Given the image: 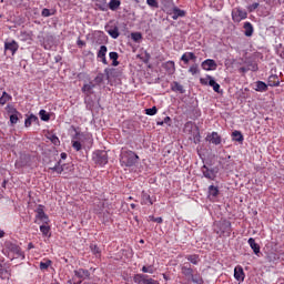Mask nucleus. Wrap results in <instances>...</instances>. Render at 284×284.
<instances>
[{
    "label": "nucleus",
    "mask_w": 284,
    "mask_h": 284,
    "mask_svg": "<svg viewBox=\"0 0 284 284\" xmlns=\"http://www.w3.org/2000/svg\"><path fill=\"white\" fill-rule=\"evenodd\" d=\"M41 121H50V114L47 110H40L39 112Z\"/></svg>",
    "instance_id": "obj_37"
},
{
    "label": "nucleus",
    "mask_w": 284,
    "mask_h": 284,
    "mask_svg": "<svg viewBox=\"0 0 284 284\" xmlns=\"http://www.w3.org/2000/svg\"><path fill=\"white\" fill-rule=\"evenodd\" d=\"M156 112H159V109H156V106L145 109V114H148V116H154Z\"/></svg>",
    "instance_id": "obj_39"
},
{
    "label": "nucleus",
    "mask_w": 284,
    "mask_h": 284,
    "mask_svg": "<svg viewBox=\"0 0 284 284\" xmlns=\"http://www.w3.org/2000/svg\"><path fill=\"white\" fill-rule=\"evenodd\" d=\"M55 172V174H62L63 173V165H61V160L57 161L53 166L49 168V172Z\"/></svg>",
    "instance_id": "obj_27"
},
{
    "label": "nucleus",
    "mask_w": 284,
    "mask_h": 284,
    "mask_svg": "<svg viewBox=\"0 0 284 284\" xmlns=\"http://www.w3.org/2000/svg\"><path fill=\"white\" fill-rule=\"evenodd\" d=\"M251 250H253L254 254H261V245H258V243H256V240H254V237H250L247 241Z\"/></svg>",
    "instance_id": "obj_20"
},
{
    "label": "nucleus",
    "mask_w": 284,
    "mask_h": 284,
    "mask_svg": "<svg viewBox=\"0 0 284 284\" xmlns=\"http://www.w3.org/2000/svg\"><path fill=\"white\" fill-rule=\"evenodd\" d=\"M209 194H210V196H213L214 199H216V196H219V187L214 186V185H210Z\"/></svg>",
    "instance_id": "obj_36"
},
{
    "label": "nucleus",
    "mask_w": 284,
    "mask_h": 284,
    "mask_svg": "<svg viewBox=\"0 0 284 284\" xmlns=\"http://www.w3.org/2000/svg\"><path fill=\"white\" fill-rule=\"evenodd\" d=\"M202 173L205 179H209L210 181H214L216 179V173L213 169L207 168L206 165L202 166Z\"/></svg>",
    "instance_id": "obj_13"
},
{
    "label": "nucleus",
    "mask_w": 284,
    "mask_h": 284,
    "mask_svg": "<svg viewBox=\"0 0 284 284\" xmlns=\"http://www.w3.org/2000/svg\"><path fill=\"white\" fill-rule=\"evenodd\" d=\"M256 70H258V67H256V68L254 69V71H256Z\"/></svg>",
    "instance_id": "obj_63"
},
{
    "label": "nucleus",
    "mask_w": 284,
    "mask_h": 284,
    "mask_svg": "<svg viewBox=\"0 0 284 284\" xmlns=\"http://www.w3.org/2000/svg\"><path fill=\"white\" fill-rule=\"evenodd\" d=\"M166 13L170 14L174 21H176L179 18L185 17V10H181L176 6H173L172 9L166 10Z\"/></svg>",
    "instance_id": "obj_10"
},
{
    "label": "nucleus",
    "mask_w": 284,
    "mask_h": 284,
    "mask_svg": "<svg viewBox=\"0 0 284 284\" xmlns=\"http://www.w3.org/2000/svg\"><path fill=\"white\" fill-rule=\"evenodd\" d=\"M109 58H110L111 61H112V65H113L114 68H116V65H119V53L112 51V52L109 53Z\"/></svg>",
    "instance_id": "obj_32"
},
{
    "label": "nucleus",
    "mask_w": 284,
    "mask_h": 284,
    "mask_svg": "<svg viewBox=\"0 0 284 284\" xmlns=\"http://www.w3.org/2000/svg\"><path fill=\"white\" fill-rule=\"evenodd\" d=\"M33 247H34V244H32V243L28 244V250H33Z\"/></svg>",
    "instance_id": "obj_60"
},
{
    "label": "nucleus",
    "mask_w": 284,
    "mask_h": 284,
    "mask_svg": "<svg viewBox=\"0 0 284 284\" xmlns=\"http://www.w3.org/2000/svg\"><path fill=\"white\" fill-rule=\"evenodd\" d=\"M200 83L202 85H210L211 88H213L214 92H221V84L216 82V80H214V78H212V75H206V78H201L200 79Z\"/></svg>",
    "instance_id": "obj_5"
},
{
    "label": "nucleus",
    "mask_w": 284,
    "mask_h": 284,
    "mask_svg": "<svg viewBox=\"0 0 284 284\" xmlns=\"http://www.w3.org/2000/svg\"><path fill=\"white\" fill-rule=\"evenodd\" d=\"M106 32L112 39H119V36L121 34L119 32V27L109 28L106 29Z\"/></svg>",
    "instance_id": "obj_30"
},
{
    "label": "nucleus",
    "mask_w": 284,
    "mask_h": 284,
    "mask_svg": "<svg viewBox=\"0 0 284 284\" xmlns=\"http://www.w3.org/2000/svg\"><path fill=\"white\" fill-rule=\"evenodd\" d=\"M202 68L206 71L210 72L211 70H216L219 65L216 64V61L213 59H206L202 62Z\"/></svg>",
    "instance_id": "obj_12"
},
{
    "label": "nucleus",
    "mask_w": 284,
    "mask_h": 284,
    "mask_svg": "<svg viewBox=\"0 0 284 284\" xmlns=\"http://www.w3.org/2000/svg\"><path fill=\"white\" fill-rule=\"evenodd\" d=\"M94 88H95V84H93L92 82H89L82 87V92L87 97H90L92 94V90H94Z\"/></svg>",
    "instance_id": "obj_28"
},
{
    "label": "nucleus",
    "mask_w": 284,
    "mask_h": 284,
    "mask_svg": "<svg viewBox=\"0 0 284 284\" xmlns=\"http://www.w3.org/2000/svg\"><path fill=\"white\" fill-rule=\"evenodd\" d=\"M42 17H52V12H50V9H43L42 12H41Z\"/></svg>",
    "instance_id": "obj_51"
},
{
    "label": "nucleus",
    "mask_w": 284,
    "mask_h": 284,
    "mask_svg": "<svg viewBox=\"0 0 284 284\" xmlns=\"http://www.w3.org/2000/svg\"><path fill=\"white\" fill-rule=\"evenodd\" d=\"M240 72H244V73L247 72V68L241 67V68H240Z\"/></svg>",
    "instance_id": "obj_58"
},
{
    "label": "nucleus",
    "mask_w": 284,
    "mask_h": 284,
    "mask_svg": "<svg viewBox=\"0 0 284 284\" xmlns=\"http://www.w3.org/2000/svg\"><path fill=\"white\" fill-rule=\"evenodd\" d=\"M95 7L101 12H108V0H94Z\"/></svg>",
    "instance_id": "obj_23"
},
{
    "label": "nucleus",
    "mask_w": 284,
    "mask_h": 284,
    "mask_svg": "<svg viewBox=\"0 0 284 284\" xmlns=\"http://www.w3.org/2000/svg\"><path fill=\"white\" fill-rule=\"evenodd\" d=\"M255 90L256 92H267V84L263 81H257Z\"/></svg>",
    "instance_id": "obj_33"
},
{
    "label": "nucleus",
    "mask_w": 284,
    "mask_h": 284,
    "mask_svg": "<svg viewBox=\"0 0 284 284\" xmlns=\"http://www.w3.org/2000/svg\"><path fill=\"white\" fill-rule=\"evenodd\" d=\"M149 219L153 223H163V217H154V215H150Z\"/></svg>",
    "instance_id": "obj_48"
},
{
    "label": "nucleus",
    "mask_w": 284,
    "mask_h": 284,
    "mask_svg": "<svg viewBox=\"0 0 284 284\" xmlns=\"http://www.w3.org/2000/svg\"><path fill=\"white\" fill-rule=\"evenodd\" d=\"M51 143H53V145H60L61 141L59 140V138L57 135H52Z\"/></svg>",
    "instance_id": "obj_49"
},
{
    "label": "nucleus",
    "mask_w": 284,
    "mask_h": 284,
    "mask_svg": "<svg viewBox=\"0 0 284 284\" xmlns=\"http://www.w3.org/2000/svg\"><path fill=\"white\" fill-rule=\"evenodd\" d=\"M90 250L97 258H99V256H101V248H99V246L97 244H91Z\"/></svg>",
    "instance_id": "obj_35"
},
{
    "label": "nucleus",
    "mask_w": 284,
    "mask_h": 284,
    "mask_svg": "<svg viewBox=\"0 0 284 284\" xmlns=\"http://www.w3.org/2000/svg\"><path fill=\"white\" fill-rule=\"evenodd\" d=\"M206 140L210 141V143H213V145H221V135H219V132H212L206 136Z\"/></svg>",
    "instance_id": "obj_14"
},
{
    "label": "nucleus",
    "mask_w": 284,
    "mask_h": 284,
    "mask_svg": "<svg viewBox=\"0 0 284 284\" xmlns=\"http://www.w3.org/2000/svg\"><path fill=\"white\" fill-rule=\"evenodd\" d=\"M190 74H199V64H193L189 69Z\"/></svg>",
    "instance_id": "obj_45"
},
{
    "label": "nucleus",
    "mask_w": 284,
    "mask_h": 284,
    "mask_svg": "<svg viewBox=\"0 0 284 284\" xmlns=\"http://www.w3.org/2000/svg\"><path fill=\"white\" fill-rule=\"evenodd\" d=\"M3 236H6V232H3L2 230H0V239H3Z\"/></svg>",
    "instance_id": "obj_59"
},
{
    "label": "nucleus",
    "mask_w": 284,
    "mask_h": 284,
    "mask_svg": "<svg viewBox=\"0 0 284 284\" xmlns=\"http://www.w3.org/2000/svg\"><path fill=\"white\" fill-rule=\"evenodd\" d=\"M40 232H41L44 236H48V237L51 236V234H50V226H49V225H41V226H40Z\"/></svg>",
    "instance_id": "obj_38"
},
{
    "label": "nucleus",
    "mask_w": 284,
    "mask_h": 284,
    "mask_svg": "<svg viewBox=\"0 0 284 284\" xmlns=\"http://www.w3.org/2000/svg\"><path fill=\"white\" fill-rule=\"evenodd\" d=\"M146 3L151 8H159V2L156 0H146Z\"/></svg>",
    "instance_id": "obj_47"
},
{
    "label": "nucleus",
    "mask_w": 284,
    "mask_h": 284,
    "mask_svg": "<svg viewBox=\"0 0 284 284\" xmlns=\"http://www.w3.org/2000/svg\"><path fill=\"white\" fill-rule=\"evenodd\" d=\"M267 85H270V88H278V85H281V80L278 79V75L277 74L270 75L267 80Z\"/></svg>",
    "instance_id": "obj_17"
},
{
    "label": "nucleus",
    "mask_w": 284,
    "mask_h": 284,
    "mask_svg": "<svg viewBox=\"0 0 284 284\" xmlns=\"http://www.w3.org/2000/svg\"><path fill=\"white\" fill-rule=\"evenodd\" d=\"M103 79H104L103 73H98V75L94 78V83L97 85H101V83H103Z\"/></svg>",
    "instance_id": "obj_42"
},
{
    "label": "nucleus",
    "mask_w": 284,
    "mask_h": 284,
    "mask_svg": "<svg viewBox=\"0 0 284 284\" xmlns=\"http://www.w3.org/2000/svg\"><path fill=\"white\" fill-rule=\"evenodd\" d=\"M133 282L136 284H160L159 281L150 277V275L145 274H135L133 276Z\"/></svg>",
    "instance_id": "obj_6"
},
{
    "label": "nucleus",
    "mask_w": 284,
    "mask_h": 284,
    "mask_svg": "<svg viewBox=\"0 0 284 284\" xmlns=\"http://www.w3.org/2000/svg\"><path fill=\"white\" fill-rule=\"evenodd\" d=\"M170 121H172V119L170 116H165L163 123H170Z\"/></svg>",
    "instance_id": "obj_57"
},
{
    "label": "nucleus",
    "mask_w": 284,
    "mask_h": 284,
    "mask_svg": "<svg viewBox=\"0 0 284 284\" xmlns=\"http://www.w3.org/2000/svg\"><path fill=\"white\" fill-rule=\"evenodd\" d=\"M7 112L9 114H19V112L17 111V109L12 105H7Z\"/></svg>",
    "instance_id": "obj_46"
},
{
    "label": "nucleus",
    "mask_w": 284,
    "mask_h": 284,
    "mask_svg": "<svg viewBox=\"0 0 284 284\" xmlns=\"http://www.w3.org/2000/svg\"><path fill=\"white\" fill-rule=\"evenodd\" d=\"M79 136H81V133L80 132H77L75 135L73 136V139L75 140H72L71 143H72V148L73 150H75V152H81L83 145L81 144V142L79 141Z\"/></svg>",
    "instance_id": "obj_16"
},
{
    "label": "nucleus",
    "mask_w": 284,
    "mask_h": 284,
    "mask_svg": "<svg viewBox=\"0 0 284 284\" xmlns=\"http://www.w3.org/2000/svg\"><path fill=\"white\" fill-rule=\"evenodd\" d=\"M217 227L220 231H216V234H221L222 236H230L232 234V222L227 220H223L217 223Z\"/></svg>",
    "instance_id": "obj_3"
},
{
    "label": "nucleus",
    "mask_w": 284,
    "mask_h": 284,
    "mask_svg": "<svg viewBox=\"0 0 284 284\" xmlns=\"http://www.w3.org/2000/svg\"><path fill=\"white\" fill-rule=\"evenodd\" d=\"M243 28L245 37H252V34H254V26H252V22H244Z\"/></svg>",
    "instance_id": "obj_25"
},
{
    "label": "nucleus",
    "mask_w": 284,
    "mask_h": 284,
    "mask_svg": "<svg viewBox=\"0 0 284 284\" xmlns=\"http://www.w3.org/2000/svg\"><path fill=\"white\" fill-rule=\"evenodd\" d=\"M256 8H258V2H254V3L251 6V10H256Z\"/></svg>",
    "instance_id": "obj_55"
},
{
    "label": "nucleus",
    "mask_w": 284,
    "mask_h": 284,
    "mask_svg": "<svg viewBox=\"0 0 284 284\" xmlns=\"http://www.w3.org/2000/svg\"><path fill=\"white\" fill-rule=\"evenodd\" d=\"M139 155L128 148H122L120 152V165L122 168H134L139 163Z\"/></svg>",
    "instance_id": "obj_1"
},
{
    "label": "nucleus",
    "mask_w": 284,
    "mask_h": 284,
    "mask_svg": "<svg viewBox=\"0 0 284 284\" xmlns=\"http://www.w3.org/2000/svg\"><path fill=\"white\" fill-rule=\"evenodd\" d=\"M19 50V42L16 40H12L10 42H4V52H11L12 57L17 54Z\"/></svg>",
    "instance_id": "obj_11"
},
{
    "label": "nucleus",
    "mask_w": 284,
    "mask_h": 284,
    "mask_svg": "<svg viewBox=\"0 0 284 284\" xmlns=\"http://www.w3.org/2000/svg\"><path fill=\"white\" fill-rule=\"evenodd\" d=\"M234 278L235 281H245V272H243V266H235L234 268Z\"/></svg>",
    "instance_id": "obj_15"
},
{
    "label": "nucleus",
    "mask_w": 284,
    "mask_h": 284,
    "mask_svg": "<svg viewBox=\"0 0 284 284\" xmlns=\"http://www.w3.org/2000/svg\"><path fill=\"white\" fill-rule=\"evenodd\" d=\"M77 44H78L79 48H83V47L85 45V41L79 39V40L77 41Z\"/></svg>",
    "instance_id": "obj_53"
},
{
    "label": "nucleus",
    "mask_w": 284,
    "mask_h": 284,
    "mask_svg": "<svg viewBox=\"0 0 284 284\" xmlns=\"http://www.w3.org/2000/svg\"><path fill=\"white\" fill-rule=\"evenodd\" d=\"M165 68H168V70H172L174 72V61H168L165 63Z\"/></svg>",
    "instance_id": "obj_52"
},
{
    "label": "nucleus",
    "mask_w": 284,
    "mask_h": 284,
    "mask_svg": "<svg viewBox=\"0 0 284 284\" xmlns=\"http://www.w3.org/2000/svg\"><path fill=\"white\" fill-rule=\"evenodd\" d=\"M185 258L192 265H199V263H201V256L199 254H189V255H185Z\"/></svg>",
    "instance_id": "obj_22"
},
{
    "label": "nucleus",
    "mask_w": 284,
    "mask_h": 284,
    "mask_svg": "<svg viewBox=\"0 0 284 284\" xmlns=\"http://www.w3.org/2000/svg\"><path fill=\"white\" fill-rule=\"evenodd\" d=\"M232 140L236 141L237 143H243V141H244L243 133H241V131H233Z\"/></svg>",
    "instance_id": "obj_31"
},
{
    "label": "nucleus",
    "mask_w": 284,
    "mask_h": 284,
    "mask_svg": "<svg viewBox=\"0 0 284 284\" xmlns=\"http://www.w3.org/2000/svg\"><path fill=\"white\" fill-rule=\"evenodd\" d=\"M16 253L18 254V256H23V251H21L19 246L16 247Z\"/></svg>",
    "instance_id": "obj_54"
},
{
    "label": "nucleus",
    "mask_w": 284,
    "mask_h": 284,
    "mask_svg": "<svg viewBox=\"0 0 284 284\" xmlns=\"http://www.w3.org/2000/svg\"><path fill=\"white\" fill-rule=\"evenodd\" d=\"M171 90L172 92H180V94H185V89L183 88V84L174 81L172 84H171Z\"/></svg>",
    "instance_id": "obj_26"
},
{
    "label": "nucleus",
    "mask_w": 284,
    "mask_h": 284,
    "mask_svg": "<svg viewBox=\"0 0 284 284\" xmlns=\"http://www.w3.org/2000/svg\"><path fill=\"white\" fill-rule=\"evenodd\" d=\"M93 161L97 165H108V152L98 150L93 153Z\"/></svg>",
    "instance_id": "obj_4"
},
{
    "label": "nucleus",
    "mask_w": 284,
    "mask_h": 284,
    "mask_svg": "<svg viewBox=\"0 0 284 284\" xmlns=\"http://www.w3.org/2000/svg\"><path fill=\"white\" fill-rule=\"evenodd\" d=\"M60 156H61V159H62L63 161H65V159H68V153H64V152H63V153L60 154Z\"/></svg>",
    "instance_id": "obj_56"
},
{
    "label": "nucleus",
    "mask_w": 284,
    "mask_h": 284,
    "mask_svg": "<svg viewBox=\"0 0 284 284\" xmlns=\"http://www.w3.org/2000/svg\"><path fill=\"white\" fill-rule=\"evenodd\" d=\"M32 123H36L37 125H39V116L34 115V114H30L26 121H24V125L26 128H30V125H32Z\"/></svg>",
    "instance_id": "obj_24"
},
{
    "label": "nucleus",
    "mask_w": 284,
    "mask_h": 284,
    "mask_svg": "<svg viewBox=\"0 0 284 284\" xmlns=\"http://www.w3.org/2000/svg\"><path fill=\"white\" fill-rule=\"evenodd\" d=\"M114 72H116V69L105 70L106 78L110 79L111 77H114Z\"/></svg>",
    "instance_id": "obj_50"
},
{
    "label": "nucleus",
    "mask_w": 284,
    "mask_h": 284,
    "mask_svg": "<svg viewBox=\"0 0 284 284\" xmlns=\"http://www.w3.org/2000/svg\"><path fill=\"white\" fill-rule=\"evenodd\" d=\"M180 270L181 274H183L187 281H191V283L203 284V277L201 276V273L194 272L191 263L181 264Z\"/></svg>",
    "instance_id": "obj_2"
},
{
    "label": "nucleus",
    "mask_w": 284,
    "mask_h": 284,
    "mask_svg": "<svg viewBox=\"0 0 284 284\" xmlns=\"http://www.w3.org/2000/svg\"><path fill=\"white\" fill-rule=\"evenodd\" d=\"M19 115H21V113H13L10 115V123H12V125L19 122Z\"/></svg>",
    "instance_id": "obj_40"
},
{
    "label": "nucleus",
    "mask_w": 284,
    "mask_h": 284,
    "mask_svg": "<svg viewBox=\"0 0 284 284\" xmlns=\"http://www.w3.org/2000/svg\"><path fill=\"white\" fill-rule=\"evenodd\" d=\"M131 39H133L135 42L141 41L143 39V36L140 32L131 33Z\"/></svg>",
    "instance_id": "obj_44"
},
{
    "label": "nucleus",
    "mask_w": 284,
    "mask_h": 284,
    "mask_svg": "<svg viewBox=\"0 0 284 284\" xmlns=\"http://www.w3.org/2000/svg\"><path fill=\"white\" fill-rule=\"evenodd\" d=\"M154 201L155 200H152V196H150L145 191L142 192L141 205H154Z\"/></svg>",
    "instance_id": "obj_18"
},
{
    "label": "nucleus",
    "mask_w": 284,
    "mask_h": 284,
    "mask_svg": "<svg viewBox=\"0 0 284 284\" xmlns=\"http://www.w3.org/2000/svg\"><path fill=\"white\" fill-rule=\"evenodd\" d=\"M247 17V11L241 8H234L232 10V20L234 23H241Z\"/></svg>",
    "instance_id": "obj_7"
},
{
    "label": "nucleus",
    "mask_w": 284,
    "mask_h": 284,
    "mask_svg": "<svg viewBox=\"0 0 284 284\" xmlns=\"http://www.w3.org/2000/svg\"><path fill=\"white\" fill-rule=\"evenodd\" d=\"M136 209V204L132 203L131 204V210H135Z\"/></svg>",
    "instance_id": "obj_62"
},
{
    "label": "nucleus",
    "mask_w": 284,
    "mask_h": 284,
    "mask_svg": "<svg viewBox=\"0 0 284 284\" xmlns=\"http://www.w3.org/2000/svg\"><path fill=\"white\" fill-rule=\"evenodd\" d=\"M52 265V262L50 260H45L44 262H40V270H48Z\"/></svg>",
    "instance_id": "obj_41"
},
{
    "label": "nucleus",
    "mask_w": 284,
    "mask_h": 284,
    "mask_svg": "<svg viewBox=\"0 0 284 284\" xmlns=\"http://www.w3.org/2000/svg\"><path fill=\"white\" fill-rule=\"evenodd\" d=\"M12 100V95L8 94V92L3 91L2 97L0 98V105H6L8 101Z\"/></svg>",
    "instance_id": "obj_34"
},
{
    "label": "nucleus",
    "mask_w": 284,
    "mask_h": 284,
    "mask_svg": "<svg viewBox=\"0 0 284 284\" xmlns=\"http://www.w3.org/2000/svg\"><path fill=\"white\" fill-rule=\"evenodd\" d=\"M45 206L43 205H38L37 210H36V219H38V221H41L44 225H48V223H50V217H48V214H45Z\"/></svg>",
    "instance_id": "obj_9"
},
{
    "label": "nucleus",
    "mask_w": 284,
    "mask_h": 284,
    "mask_svg": "<svg viewBox=\"0 0 284 284\" xmlns=\"http://www.w3.org/2000/svg\"><path fill=\"white\" fill-rule=\"evenodd\" d=\"M181 61H183L185 65H187L190 61H196V55L194 54V52H185L184 54H182Z\"/></svg>",
    "instance_id": "obj_21"
},
{
    "label": "nucleus",
    "mask_w": 284,
    "mask_h": 284,
    "mask_svg": "<svg viewBox=\"0 0 284 284\" xmlns=\"http://www.w3.org/2000/svg\"><path fill=\"white\" fill-rule=\"evenodd\" d=\"M119 8H121V0H110L108 4V10H112V12H116Z\"/></svg>",
    "instance_id": "obj_29"
},
{
    "label": "nucleus",
    "mask_w": 284,
    "mask_h": 284,
    "mask_svg": "<svg viewBox=\"0 0 284 284\" xmlns=\"http://www.w3.org/2000/svg\"><path fill=\"white\" fill-rule=\"evenodd\" d=\"M165 123L163 121H158L156 125H164Z\"/></svg>",
    "instance_id": "obj_61"
},
{
    "label": "nucleus",
    "mask_w": 284,
    "mask_h": 284,
    "mask_svg": "<svg viewBox=\"0 0 284 284\" xmlns=\"http://www.w3.org/2000/svg\"><path fill=\"white\" fill-rule=\"evenodd\" d=\"M105 54H108V47L101 45L100 50L98 51V59H102V63L108 65V59L105 58Z\"/></svg>",
    "instance_id": "obj_19"
},
{
    "label": "nucleus",
    "mask_w": 284,
    "mask_h": 284,
    "mask_svg": "<svg viewBox=\"0 0 284 284\" xmlns=\"http://www.w3.org/2000/svg\"><path fill=\"white\" fill-rule=\"evenodd\" d=\"M140 243H143V240H141Z\"/></svg>",
    "instance_id": "obj_64"
},
{
    "label": "nucleus",
    "mask_w": 284,
    "mask_h": 284,
    "mask_svg": "<svg viewBox=\"0 0 284 284\" xmlns=\"http://www.w3.org/2000/svg\"><path fill=\"white\" fill-rule=\"evenodd\" d=\"M141 272H143V274H152L154 272V266H143Z\"/></svg>",
    "instance_id": "obj_43"
},
{
    "label": "nucleus",
    "mask_w": 284,
    "mask_h": 284,
    "mask_svg": "<svg viewBox=\"0 0 284 284\" xmlns=\"http://www.w3.org/2000/svg\"><path fill=\"white\" fill-rule=\"evenodd\" d=\"M74 276L80 280L77 281V278H73V284H81L85 278H90V271L85 268H78L74 271Z\"/></svg>",
    "instance_id": "obj_8"
}]
</instances>
